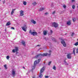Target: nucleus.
I'll list each match as a JSON object with an SVG mask.
<instances>
[{
    "label": "nucleus",
    "instance_id": "7",
    "mask_svg": "<svg viewBox=\"0 0 78 78\" xmlns=\"http://www.w3.org/2000/svg\"><path fill=\"white\" fill-rule=\"evenodd\" d=\"M21 28L24 31L26 32L27 31V26L25 25L24 26L21 27Z\"/></svg>",
    "mask_w": 78,
    "mask_h": 78
},
{
    "label": "nucleus",
    "instance_id": "9",
    "mask_svg": "<svg viewBox=\"0 0 78 78\" xmlns=\"http://www.w3.org/2000/svg\"><path fill=\"white\" fill-rule=\"evenodd\" d=\"M32 35H33L34 36H36L37 35V33L34 30V31H33L32 32Z\"/></svg>",
    "mask_w": 78,
    "mask_h": 78
},
{
    "label": "nucleus",
    "instance_id": "36",
    "mask_svg": "<svg viewBox=\"0 0 78 78\" xmlns=\"http://www.w3.org/2000/svg\"><path fill=\"white\" fill-rule=\"evenodd\" d=\"M11 28L12 30H14V28L13 27H12Z\"/></svg>",
    "mask_w": 78,
    "mask_h": 78
},
{
    "label": "nucleus",
    "instance_id": "22",
    "mask_svg": "<svg viewBox=\"0 0 78 78\" xmlns=\"http://www.w3.org/2000/svg\"><path fill=\"white\" fill-rule=\"evenodd\" d=\"M33 32H32V31H31V30H30L29 32V33L30 34H31V35H32V33Z\"/></svg>",
    "mask_w": 78,
    "mask_h": 78
},
{
    "label": "nucleus",
    "instance_id": "34",
    "mask_svg": "<svg viewBox=\"0 0 78 78\" xmlns=\"http://www.w3.org/2000/svg\"><path fill=\"white\" fill-rule=\"evenodd\" d=\"M5 3V0H4L3 2V4H4V3Z\"/></svg>",
    "mask_w": 78,
    "mask_h": 78
},
{
    "label": "nucleus",
    "instance_id": "47",
    "mask_svg": "<svg viewBox=\"0 0 78 78\" xmlns=\"http://www.w3.org/2000/svg\"><path fill=\"white\" fill-rule=\"evenodd\" d=\"M1 69V68H0V70Z\"/></svg>",
    "mask_w": 78,
    "mask_h": 78
},
{
    "label": "nucleus",
    "instance_id": "38",
    "mask_svg": "<svg viewBox=\"0 0 78 78\" xmlns=\"http://www.w3.org/2000/svg\"><path fill=\"white\" fill-rule=\"evenodd\" d=\"M45 14H46V15H47V14H48V13L46 12V13H45Z\"/></svg>",
    "mask_w": 78,
    "mask_h": 78
},
{
    "label": "nucleus",
    "instance_id": "14",
    "mask_svg": "<svg viewBox=\"0 0 78 78\" xmlns=\"http://www.w3.org/2000/svg\"><path fill=\"white\" fill-rule=\"evenodd\" d=\"M31 21L32 23H33L34 24H36V21H34V20H32Z\"/></svg>",
    "mask_w": 78,
    "mask_h": 78
},
{
    "label": "nucleus",
    "instance_id": "48",
    "mask_svg": "<svg viewBox=\"0 0 78 78\" xmlns=\"http://www.w3.org/2000/svg\"><path fill=\"white\" fill-rule=\"evenodd\" d=\"M0 1H1V0H0Z\"/></svg>",
    "mask_w": 78,
    "mask_h": 78
},
{
    "label": "nucleus",
    "instance_id": "44",
    "mask_svg": "<svg viewBox=\"0 0 78 78\" xmlns=\"http://www.w3.org/2000/svg\"><path fill=\"white\" fill-rule=\"evenodd\" d=\"M32 78H35V76H33L32 77Z\"/></svg>",
    "mask_w": 78,
    "mask_h": 78
},
{
    "label": "nucleus",
    "instance_id": "21",
    "mask_svg": "<svg viewBox=\"0 0 78 78\" xmlns=\"http://www.w3.org/2000/svg\"><path fill=\"white\" fill-rule=\"evenodd\" d=\"M73 20L74 22H75L76 21V18H73Z\"/></svg>",
    "mask_w": 78,
    "mask_h": 78
},
{
    "label": "nucleus",
    "instance_id": "23",
    "mask_svg": "<svg viewBox=\"0 0 78 78\" xmlns=\"http://www.w3.org/2000/svg\"><path fill=\"white\" fill-rule=\"evenodd\" d=\"M75 45H76V46H77V45H78V41L75 43L74 44Z\"/></svg>",
    "mask_w": 78,
    "mask_h": 78
},
{
    "label": "nucleus",
    "instance_id": "28",
    "mask_svg": "<svg viewBox=\"0 0 78 78\" xmlns=\"http://www.w3.org/2000/svg\"><path fill=\"white\" fill-rule=\"evenodd\" d=\"M53 33V31L51 30H50V34H52Z\"/></svg>",
    "mask_w": 78,
    "mask_h": 78
},
{
    "label": "nucleus",
    "instance_id": "37",
    "mask_svg": "<svg viewBox=\"0 0 78 78\" xmlns=\"http://www.w3.org/2000/svg\"><path fill=\"white\" fill-rule=\"evenodd\" d=\"M45 78H48V76H45Z\"/></svg>",
    "mask_w": 78,
    "mask_h": 78
},
{
    "label": "nucleus",
    "instance_id": "32",
    "mask_svg": "<svg viewBox=\"0 0 78 78\" xmlns=\"http://www.w3.org/2000/svg\"><path fill=\"white\" fill-rule=\"evenodd\" d=\"M76 53H78V48H77L76 49Z\"/></svg>",
    "mask_w": 78,
    "mask_h": 78
},
{
    "label": "nucleus",
    "instance_id": "25",
    "mask_svg": "<svg viewBox=\"0 0 78 78\" xmlns=\"http://www.w3.org/2000/svg\"><path fill=\"white\" fill-rule=\"evenodd\" d=\"M53 69L54 70H56V67L55 66H53Z\"/></svg>",
    "mask_w": 78,
    "mask_h": 78
},
{
    "label": "nucleus",
    "instance_id": "1",
    "mask_svg": "<svg viewBox=\"0 0 78 78\" xmlns=\"http://www.w3.org/2000/svg\"><path fill=\"white\" fill-rule=\"evenodd\" d=\"M48 55L49 56H50L51 55V53L48 54V53H44V54H38L37 55L35 56V58H38L41 57V56H47Z\"/></svg>",
    "mask_w": 78,
    "mask_h": 78
},
{
    "label": "nucleus",
    "instance_id": "33",
    "mask_svg": "<svg viewBox=\"0 0 78 78\" xmlns=\"http://www.w3.org/2000/svg\"><path fill=\"white\" fill-rule=\"evenodd\" d=\"M63 8H64L65 9H66V5H64L63 6Z\"/></svg>",
    "mask_w": 78,
    "mask_h": 78
},
{
    "label": "nucleus",
    "instance_id": "29",
    "mask_svg": "<svg viewBox=\"0 0 78 78\" xmlns=\"http://www.w3.org/2000/svg\"><path fill=\"white\" fill-rule=\"evenodd\" d=\"M51 62L50 61L48 63V66H50V64H51Z\"/></svg>",
    "mask_w": 78,
    "mask_h": 78
},
{
    "label": "nucleus",
    "instance_id": "43",
    "mask_svg": "<svg viewBox=\"0 0 78 78\" xmlns=\"http://www.w3.org/2000/svg\"><path fill=\"white\" fill-rule=\"evenodd\" d=\"M37 46L38 47H40V46H40V45H37Z\"/></svg>",
    "mask_w": 78,
    "mask_h": 78
},
{
    "label": "nucleus",
    "instance_id": "10",
    "mask_svg": "<svg viewBox=\"0 0 78 78\" xmlns=\"http://www.w3.org/2000/svg\"><path fill=\"white\" fill-rule=\"evenodd\" d=\"M67 58L68 59H71V58H72V56H71V53L67 54Z\"/></svg>",
    "mask_w": 78,
    "mask_h": 78
},
{
    "label": "nucleus",
    "instance_id": "45",
    "mask_svg": "<svg viewBox=\"0 0 78 78\" xmlns=\"http://www.w3.org/2000/svg\"><path fill=\"white\" fill-rule=\"evenodd\" d=\"M69 64L68 63H66V65H68Z\"/></svg>",
    "mask_w": 78,
    "mask_h": 78
},
{
    "label": "nucleus",
    "instance_id": "35",
    "mask_svg": "<svg viewBox=\"0 0 78 78\" xmlns=\"http://www.w3.org/2000/svg\"><path fill=\"white\" fill-rule=\"evenodd\" d=\"M74 34V33H72V34L71 35V36H73V35Z\"/></svg>",
    "mask_w": 78,
    "mask_h": 78
},
{
    "label": "nucleus",
    "instance_id": "18",
    "mask_svg": "<svg viewBox=\"0 0 78 78\" xmlns=\"http://www.w3.org/2000/svg\"><path fill=\"white\" fill-rule=\"evenodd\" d=\"M11 25V23L9 22L7 23L6 24V26H9Z\"/></svg>",
    "mask_w": 78,
    "mask_h": 78
},
{
    "label": "nucleus",
    "instance_id": "2",
    "mask_svg": "<svg viewBox=\"0 0 78 78\" xmlns=\"http://www.w3.org/2000/svg\"><path fill=\"white\" fill-rule=\"evenodd\" d=\"M45 66H44L41 69L40 75H39V77L40 78H42V77L43 75H42V73H43V72H44V70H45Z\"/></svg>",
    "mask_w": 78,
    "mask_h": 78
},
{
    "label": "nucleus",
    "instance_id": "46",
    "mask_svg": "<svg viewBox=\"0 0 78 78\" xmlns=\"http://www.w3.org/2000/svg\"><path fill=\"white\" fill-rule=\"evenodd\" d=\"M77 8H78V5L77 6Z\"/></svg>",
    "mask_w": 78,
    "mask_h": 78
},
{
    "label": "nucleus",
    "instance_id": "40",
    "mask_svg": "<svg viewBox=\"0 0 78 78\" xmlns=\"http://www.w3.org/2000/svg\"><path fill=\"white\" fill-rule=\"evenodd\" d=\"M22 68H23V69H25V68L24 66H23L22 67Z\"/></svg>",
    "mask_w": 78,
    "mask_h": 78
},
{
    "label": "nucleus",
    "instance_id": "3",
    "mask_svg": "<svg viewBox=\"0 0 78 78\" xmlns=\"http://www.w3.org/2000/svg\"><path fill=\"white\" fill-rule=\"evenodd\" d=\"M41 60V59L40 58L38 60V62H37V61H34V66H32V70H34V68H35V67H36V65L37 64H38V63H39V62Z\"/></svg>",
    "mask_w": 78,
    "mask_h": 78
},
{
    "label": "nucleus",
    "instance_id": "20",
    "mask_svg": "<svg viewBox=\"0 0 78 78\" xmlns=\"http://www.w3.org/2000/svg\"><path fill=\"white\" fill-rule=\"evenodd\" d=\"M4 67H5V70H7V69H8V68L6 67V65H5L4 66Z\"/></svg>",
    "mask_w": 78,
    "mask_h": 78
},
{
    "label": "nucleus",
    "instance_id": "4",
    "mask_svg": "<svg viewBox=\"0 0 78 78\" xmlns=\"http://www.w3.org/2000/svg\"><path fill=\"white\" fill-rule=\"evenodd\" d=\"M15 49H13L12 50V52L13 53H15V52H16V54H17L18 53V51H19V48L17 47H16L15 48Z\"/></svg>",
    "mask_w": 78,
    "mask_h": 78
},
{
    "label": "nucleus",
    "instance_id": "27",
    "mask_svg": "<svg viewBox=\"0 0 78 78\" xmlns=\"http://www.w3.org/2000/svg\"><path fill=\"white\" fill-rule=\"evenodd\" d=\"M36 4H37V3L36 2H34L32 3V4L33 5H36Z\"/></svg>",
    "mask_w": 78,
    "mask_h": 78
},
{
    "label": "nucleus",
    "instance_id": "30",
    "mask_svg": "<svg viewBox=\"0 0 78 78\" xmlns=\"http://www.w3.org/2000/svg\"><path fill=\"white\" fill-rule=\"evenodd\" d=\"M75 5H73L72 6V8L73 9H75Z\"/></svg>",
    "mask_w": 78,
    "mask_h": 78
},
{
    "label": "nucleus",
    "instance_id": "13",
    "mask_svg": "<svg viewBox=\"0 0 78 78\" xmlns=\"http://www.w3.org/2000/svg\"><path fill=\"white\" fill-rule=\"evenodd\" d=\"M47 30H44L43 31V34L44 36H45L46 35H47Z\"/></svg>",
    "mask_w": 78,
    "mask_h": 78
},
{
    "label": "nucleus",
    "instance_id": "39",
    "mask_svg": "<svg viewBox=\"0 0 78 78\" xmlns=\"http://www.w3.org/2000/svg\"><path fill=\"white\" fill-rule=\"evenodd\" d=\"M72 1V2H75V0H71Z\"/></svg>",
    "mask_w": 78,
    "mask_h": 78
},
{
    "label": "nucleus",
    "instance_id": "15",
    "mask_svg": "<svg viewBox=\"0 0 78 78\" xmlns=\"http://www.w3.org/2000/svg\"><path fill=\"white\" fill-rule=\"evenodd\" d=\"M45 8H41L39 10V11H43V10H45Z\"/></svg>",
    "mask_w": 78,
    "mask_h": 78
},
{
    "label": "nucleus",
    "instance_id": "16",
    "mask_svg": "<svg viewBox=\"0 0 78 78\" xmlns=\"http://www.w3.org/2000/svg\"><path fill=\"white\" fill-rule=\"evenodd\" d=\"M16 10V9H12V11L11 12V15H13V14H14V11Z\"/></svg>",
    "mask_w": 78,
    "mask_h": 78
},
{
    "label": "nucleus",
    "instance_id": "31",
    "mask_svg": "<svg viewBox=\"0 0 78 78\" xmlns=\"http://www.w3.org/2000/svg\"><path fill=\"white\" fill-rule=\"evenodd\" d=\"M56 12V11H54L52 13V14H55V13Z\"/></svg>",
    "mask_w": 78,
    "mask_h": 78
},
{
    "label": "nucleus",
    "instance_id": "8",
    "mask_svg": "<svg viewBox=\"0 0 78 78\" xmlns=\"http://www.w3.org/2000/svg\"><path fill=\"white\" fill-rule=\"evenodd\" d=\"M12 73L13 76H15V75H16V70L13 69L12 71Z\"/></svg>",
    "mask_w": 78,
    "mask_h": 78
},
{
    "label": "nucleus",
    "instance_id": "24",
    "mask_svg": "<svg viewBox=\"0 0 78 78\" xmlns=\"http://www.w3.org/2000/svg\"><path fill=\"white\" fill-rule=\"evenodd\" d=\"M23 4L24 5H27V2L25 1H24L23 2Z\"/></svg>",
    "mask_w": 78,
    "mask_h": 78
},
{
    "label": "nucleus",
    "instance_id": "42",
    "mask_svg": "<svg viewBox=\"0 0 78 78\" xmlns=\"http://www.w3.org/2000/svg\"><path fill=\"white\" fill-rule=\"evenodd\" d=\"M64 62H65V63H66V60H65L64 61Z\"/></svg>",
    "mask_w": 78,
    "mask_h": 78
},
{
    "label": "nucleus",
    "instance_id": "19",
    "mask_svg": "<svg viewBox=\"0 0 78 78\" xmlns=\"http://www.w3.org/2000/svg\"><path fill=\"white\" fill-rule=\"evenodd\" d=\"M75 49H76L75 48H73V52L74 55H75Z\"/></svg>",
    "mask_w": 78,
    "mask_h": 78
},
{
    "label": "nucleus",
    "instance_id": "41",
    "mask_svg": "<svg viewBox=\"0 0 78 78\" xmlns=\"http://www.w3.org/2000/svg\"><path fill=\"white\" fill-rule=\"evenodd\" d=\"M51 50H49V53H51Z\"/></svg>",
    "mask_w": 78,
    "mask_h": 78
},
{
    "label": "nucleus",
    "instance_id": "17",
    "mask_svg": "<svg viewBox=\"0 0 78 78\" xmlns=\"http://www.w3.org/2000/svg\"><path fill=\"white\" fill-rule=\"evenodd\" d=\"M22 44L23 45H24V46H25V45H26V44H25V41H22Z\"/></svg>",
    "mask_w": 78,
    "mask_h": 78
},
{
    "label": "nucleus",
    "instance_id": "6",
    "mask_svg": "<svg viewBox=\"0 0 78 78\" xmlns=\"http://www.w3.org/2000/svg\"><path fill=\"white\" fill-rule=\"evenodd\" d=\"M52 25H53L55 28H58V24L55 22L52 23Z\"/></svg>",
    "mask_w": 78,
    "mask_h": 78
},
{
    "label": "nucleus",
    "instance_id": "12",
    "mask_svg": "<svg viewBox=\"0 0 78 78\" xmlns=\"http://www.w3.org/2000/svg\"><path fill=\"white\" fill-rule=\"evenodd\" d=\"M67 25L69 26L70 25H71V20H70L67 22Z\"/></svg>",
    "mask_w": 78,
    "mask_h": 78
},
{
    "label": "nucleus",
    "instance_id": "5",
    "mask_svg": "<svg viewBox=\"0 0 78 78\" xmlns=\"http://www.w3.org/2000/svg\"><path fill=\"white\" fill-rule=\"evenodd\" d=\"M61 40L62 41H61V43L62 44L63 46L64 47H66V41H64V40L62 39Z\"/></svg>",
    "mask_w": 78,
    "mask_h": 78
},
{
    "label": "nucleus",
    "instance_id": "11",
    "mask_svg": "<svg viewBox=\"0 0 78 78\" xmlns=\"http://www.w3.org/2000/svg\"><path fill=\"white\" fill-rule=\"evenodd\" d=\"M20 16H23L24 15V14H23V11L22 10L20 11Z\"/></svg>",
    "mask_w": 78,
    "mask_h": 78
},
{
    "label": "nucleus",
    "instance_id": "26",
    "mask_svg": "<svg viewBox=\"0 0 78 78\" xmlns=\"http://www.w3.org/2000/svg\"><path fill=\"white\" fill-rule=\"evenodd\" d=\"M7 59H9V55H7L6 57Z\"/></svg>",
    "mask_w": 78,
    "mask_h": 78
}]
</instances>
